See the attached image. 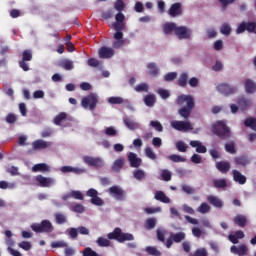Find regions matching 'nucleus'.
<instances>
[{"label":"nucleus","mask_w":256,"mask_h":256,"mask_svg":"<svg viewBox=\"0 0 256 256\" xmlns=\"http://www.w3.org/2000/svg\"><path fill=\"white\" fill-rule=\"evenodd\" d=\"M134 90L136 93H149V84L140 83L134 88Z\"/></svg>","instance_id":"4c0bfd02"},{"label":"nucleus","mask_w":256,"mask_h":256,"mask_svg":"<svg viewBox=\"0 0 256 256\" xmlns=\"http://www.w3.org/2000/svg\"><path fill=\"white\" fill-rule=\"evenodd\" d=\"M96 243H97L98 247H109L111 245V242L104 237H99L96 240Z\"/></svg>","instance_id":"49530a36"},{"label":"nucleus","mask_w":256,"mask_h":256,"mask_svg":"<svg viewBox=\"0 0 256 256\" xmlns=\"http://www.w3.org/2000/svg\"><path fill=\"white\" fill-rule=\"evenodd\" d=\"M245 127H249L252 131H256V118L249 117L244 120Z\"/></svg>","instance_id":"72a5a7b5"},{"label":"nucleus","mask_w":256,"mask_h":256,"mask_svg":"<svg viewBox=\"0 0 256 256\" xmlns=\"http://www.w3.org/2000/svg\"><path fill=\"white\" fill-rule=\"evenodd\" d=\"M113 29L116 31L114 39H123V29H125V22H114Z\"/></svg>","instance_id":"a211bd4d"},{"label":"nucleus","mask_w":256,"mask_h":256,"mask_svg":"<svg viewBox=\"0 0 256 256\" xmlns=\"http://www.w3.org/2000/svg\"><path fill=\"white\" fill-rule=\"evenodd\" d=\"M108 103L110 105H123V103H125V99H123V97L120 96H112L108 98Z\"/></svg>","instance_id":"473e14b6"},{"label":"nucleus","mask_w":256,"mask_h":256,"mask_svg":"<svg viewBox=\"0 0 256 256\" xmlns=\"http://www.w3.org/2000/svg\"><path fill=\"white\" fill-rule=\"evenodd\" d=\"M32 171L34 173H45V172H48L50 171V168H49V165L45 164V163H39V164H35L33 167H32Z\"/></svg>","instance_id":"5701e85b"},{"label":"nucleus","mask_w":256,"mask_h":256,"mask_svg":"<svg viewBox=\"0 0 256 256\" xmlns=\"http://www.w3.org/2000/svg\"><path fill=\"white\" fill-rule=\"evenodd\" d=\"M32 231L34 233H53L55 227L49 220H42L41 223H34L31 225Z\"/></svg>","instance_id":"20e7f679"},{"label":"nucleus","mask_w":256,"mask_h":256,"mask_svg":"<svg viewBox=\"0 0 256 256\" xmlns=\"http://www.w3.org/2000/svg\"><path fill=\"white\" fill-rule=\"evenodd\" d=\"M83 161L88 167H96V169L104 165L103 159L99 157L83 156Z\"/></svg>","instance_id":"1a4fd4ad"},{"label":"nucleus","mask_w":256,"mask_h":256,"mask_svg":"<svg viewBox=\"0 0 256 256\" xmlns=\"http://www.w3.org/2000/svg\"><path fill=\"white\" fill-rule=\"evenodd\" d=\"M213 185H214L215 189H226L227 179H225V178L216 179L213 181Z\"/></svg>","instance_id":"7c9ffc66"},{"label":"nucleus","mask_w":256,"mask_h":256,"mask_svg":"<svg viewBox=\"0 0 256 256\" xmlns=\"http://www.w3.org/2000/svg\"><path fill=\"white\" fill-rule=\"evenodd\" d=\"M123 165H125V158L120 157L116 159L112 165L113 171H121L123 169Z\"/></svg>","instance_id":"cd10ccee"},{"label":"nucleus","mask_w":256,"mask_h":256,"mask_svg":"<svg viewBox=\"0 0 256 256\" xmlns=\"http://www.w3.org/2000/svg\"><path fill=\"white\" fill-rule=\"evenodd\" d=\"M256 30V23L255 22H242L236 29L237 35H241V33H255Z\"/></svg>","instance_id":"6e6552de"},{"label":"nucleus","mask_w":256,"mask_h":256,"mask_svg":"<svg viewBox=\"0 0 256 256\" xmlns=\"http://www.w3.org/2000/svg\"><path fill=\"white\" fill-rule=\"evenodd\" d=\"M134 179H137V181H141L145 179V171L139 169L133 172Z\"/></svg>","instance_id":"603ef678"},{"label":"nucleus","mask_w":256,"mask_h":256,"mask_svg":"<svg viewBox=\"0 0 256 256\" xmlns=\"http://www.w3.org/2000/svg\"><path fill=\"white\" fill-rule=\"evenodd\" d=\"M187 147H188L187 144H185V142L183 141L176 142V149L180 153H187Z\"/></svg>","instance_id":"09e8293b"},{"label":"nucleus","mask_w":256,"mask_h":256,"mask_svg":"<svg viewBox=\"0 0 256 256\" xmlns=\"http://www.w3.org/2000/svg\"><path fill=\"white\" fill-rule=\"evenodd\" d=\"M217 91L221 93V95H225V97H229L230 95H234L237 91L235 86H231V84L221 83L217 86Z\"/></svg>","instance_id":"9d476101"},{"label":"nucleus","mask_w":256,"mask_h":256,"mask_svg":"<svg viewBox=\"0 0 256 256\" xmlns=\"http://www.w3.org/2000/svg\"><path fill=\"white\" fill-rule=\"evenodd\" d=\"M244 87L246 93L253 94L256 93V84L251 79H246L244 82Z\"/></svg>","instance_id":"4be33fe9"},{"label":"nucleus","mask_w":256,"mask_h":256,"mask_svg":"<svg viewBox=\"0 0 256 256\" xmlns=\"http://www.w3.org/2000/svg\"><path fill=\"white\" fill-rule=\"evenodd\" d=\"M252 104L251 99H247L244 96L239 97L237 100V105L240 111H247Z\"/></svg>","instance_id":"f3484780"},{"label":"nucleus","mask_w":256,"mask_h":256,"mask_svg":"<svg viewBox=\"0 0 256 256\" xmlns=\"http://www.w3.org/2000/svg\"><path fill=\"white\" fill-rule=\"evenodd\" d=\"M82 255L83 256H99V254H97V252H95V250L91 249L90 247H86L82 251Z\"/></svg>","instance_id":"13d9d810"},{"label":"nucleus","mask_w":256,"mask_h":256,"mask_svg":"<svg viewBox=\"0 0 256 256\" xmlns=\"http://www.w3.org/2000/svg\"><path fill=\"white\" fill-rule=\"evenodd\" d=\"M65 119H67V113L65 112H60L57 116H55L53 123L54 125H61V123H63V121H65Z\"/></svg>","instance_id":"e433bc0d"},{"label":"nucleus","mask_w":256,"mask_h":256,"mask_svg":"<svg viewBox=\"0 0 256 256\" xmlns=\"http://www.w3.org/2000/svg\"><path fill=\"white\" fill-rule=\"evenodd\" d=\"M6 123H9L10 125H15L17 123V115L13 113H9L5 118Z\"/></svg>","instance_id":"3c124183"},{"label":"nucleus","mask_w":256,"mask_h":256,"mask_svg":"<svg viewBox=\"0 0 256 256\" xmlns=\"http://www.w3.org/2000/svg\"><path fill=\"white\" fill-rule=\"evenodd\" d=\"M233 221L238 227H245L247 225V217L241 214L236 215Z\"/></svg>","instance_id":"a878e982"},{"label":"nucleus","mask_w":256,"mask_h":256,"mask_svg":"<svg viewBox=\"0 0 256 256\" xmlns=\"http://www.w3.org/2000/svg\"><path fill=\"white\" fill-rule=\"evenodd\" d=\"M215 167L220 171V173H223L224 175L229 173L231 170V164L227 161L216 162Z\"/></svg>","instance_id":"6ab92c4d"},{"label":"nucleus","mask_w":256,"mask_h":256,"mask_svg":"<svg viewBox=\"0 0 256 256\" xmlns=\"http://www.w3.org/2000/svg\"><path fill=\"white\" fill-rule=\"evenodd\" d=\"M6 171L13 177H15V175H19V168H17L16 166L8 167Z\"/></svg>","instance_id":"338daca9"},{"label":"nucleus","mask_w":256,"mask_h":256,"mask_svg":"<svg viewBox=\"0 0 256 256\" xmlns=\"http://www.w3.org/2000/svg\"><path fill=\"white\" fill-rule=\"evenodd\" d=\"M59 67H62V69H65L66 71H71L74 66L71 60H62L59 62Z\"/></svg>","instance_id":"ea45409f"},{"label":"nucleus","mask_w":256,"mask_h":256,"mask_svg":"<svg viewBox=\"0 0 256 256\" xmlns=\"http://www.w3.org/2000/svg\"><path fill=\"white\" fill-rule=\"evenodd\" d=\"M172 241L174 243H181V241H184L185 239V233L184 232H178L176 234L171 235Z\"/></svg>","instance_id":"37998d69"},{"label":"nucleus","mask_w":256,"mask_h":256,"mask_svg":"<svg viewBox=\"0 0 256 256\" xmlns=\"http://www.w3.org/2000/svg\"><path fill=\"white\" fill-rule=\"evenodd\" d=\"M232 175L233 181H235V183H239V185H245V183H247V177L241 174L239 170H232Z\"/></svg>","instance_id":"412c9836"},{"label":"nucleus","mask_w":256,"mask_h":256,"mask_svg":"<svg viewBox=\"0 0 256 256\" xmlns=\"http://www.w3.org/2000/svg\"><path fill=\"white\" fill-rule=\"evenodd\" d=\"M157 102V98H155L154 94H148L144 97V103L146 107H153Z\"/></svg>","instance_id":"c85d7f7f"},{"label":"nucleus","mask_w":256,"mask_h":256,"mask_svg":"<svg viewBox=\"0 0 256 256\" xmlns=\"http://www.w3.org/2000/svg\"><path fill=\"white\" fill-rule=\"evenodd\" d=\"M207 201L208 203H210V205H212L213 207H216L217 209L223 208V200L217 196L209 195L207 197Z\"/></svg>","instance_id":"aec40b11"},{"label":"nucleus","mask_w":256,"mask_h":256,"mask_svg":"<svg viewBox=\"0 0 256 256\" xmlns=\"http://www.w3.org/2000/svg\"><path fill=\"white\" fill-rule=\"evenodd\" d=\"M68 197H72L73 199H77L78 201H83V193H81V191L72 190L68 194Z\"/></svg>","instance_id":"de8ad7c7"},{"label":"nucleus","mask_w":256,"mask_h":256,"mask_svg":"<svg viewBox=\"0 0 256 256\" xmlns=\"http://www.w3.org/2000/svg\"><path fill=\"white\" fill-rule=\"evenodd\" d=\"M168 15H170V17H181V15H183L181 3L176 2L172 4L168 10Z\"/></svg>","instance_id":"f8f14e48"},{"label":"nucleus","mask_w":256,"mask_h":256,"mask_svg":"<svg viewBox=\"0 0 256 256\" xmlns=\"http://www.w3.org/2000/svg\"><path fill=\"white\" fill-rule=\"evenodd\" d=\"M231 30V25L224 23L220 28V33H222V35H231Z\"/></svg>","instance_id":"8fccbe9b"},{"label":"nucleus","mask_w":256,"mask_h":256,"mask_svg":"<svg viewBox=\"0 0 256 256\" xmlns=\"http://www.w3.org/2000/svg\"><path fill=\"white\" fill-rule=\"evenodd\" d=\"M99 103V98L94 93L89 94L82 98L81 105L84 109H90V111H95L97 104Z\"/></svg>","instance_id":"39448f33"},{"label":"nucleus","mask_w":256,"mask_h":256,"mask_svg":"<svg viewBox=\"0 0 256 256\" xmlns=\"http://www.w3.org/2000/svg\"><path fill=\"white\" fill-rule=\"evenodd\" d=\"M32 145L33 149H47L49 147V143L41 139L34 141Z\"/></svg>","instance_id":"c756f323"},{"label":"nucleus","mask_w":256,"mask_h":256,"mask_svg":"<svg viewBox=\"0 0 256 256\" xmlns=\"http://www.w3.org/2000/svg\"><path fill=\"white\" fill-rule=\"evenodd\" d=\"M176 103L180 106H183L186 103V106H183L178 110V115H180V117L187 121V119L191 117V113L195 108V100L189 95L182 94L178 96Z\"/></svg>","instance_id":"f257e3e1"},{"label":"nucleus","mask_w":256,"mask_h":256,"mask_svg":"<svg viewBox=\"0 0 256 256\" xmlns=\"http://www.w3.org/2000/svg\"><path fill=\"white\" fill-rule=\"evenodd\" d=\"M157 227V218H148L145 222V229L151 231V229H155Z\"/></svg>","instance_id":"c9c22d12"},{"label":"nucleus","mask_w":256,"mask_h":256,"mask_svg":"<svg viewBox=\"0 0 256 256\" xmlns=\"http://www.w3.org/2000/svg\"><path fill=\"white\" fill-rule=\"evenodd\" d=\"M107 238L110 240L117 241L118 243H125V241H133L135 237L131 233H123V230L121 228L117 227L113 230V232H110L107 234Z\"/></svg>","instance_id":"7ed1b4c3"},{"label":"nucleus","mask_w":256,"mask_h":256,"mask_svg":"<svg viewBox=\"0 0 256 256\" xmlns=\"http://www.w3.org/2000/svg\"><path fill=\"white\" fill-rule=\"evenodd\" d=\"M234 163L237 165V167H247V165H251V157L245 154L236 156L234 158Z\"/></svg>","instance_id":"ddd939ff"},{"label":"nucleus","mask_w":256,"mask_h":256,"mask_svg":"<svg viewBox=\"0 0 256 256\" xmlns=\"http://www.w3.org/2000/svg\"><path fill=\"white\" fill-rule=\"evenodd\" d=\"M151 127L155 128L158 133H163V125H161V122L159 121H151L150 122Z\"/></svg>","instance_id":"6e6d98bb"},{"label":"nucleus","mask_w":256,"mask_h":256,"mask_svg":"<svg viewBox=\"0 0 256 256\" xmlns=\"http://www.w3.org/2000/svg\"><path fill=\"white\" fill-rule=\"evenodd\" d=\"M33 60V53L31 50H24L22 53V61H32Z\"/></svg>","instance_id":"5fc2aeb1"},{"label":"nucleus","mask_w":256,"mask_h":256,"mask_svg":"<svg viewBox=\"0 0 256 256\" xmlns=\"http://www.w3.org/2000/svg\"><path fill=\"white\" fill-rule=\"evenodd\" d=\"M211 211V206L207 204L206 202H203L200 204V206L197 208V212L201 213L202 215H205Z\"/></svg>","instance_id":"58836bf2"},{"label":"nucleus","mask_w":256,"mask_h":256,"mask_svg":"<svg viewBox=\"0 0 256 256\" xmlns=\"http://www.w3.org/2000/svg\"><path fill=\"white\" fill-rule=\"evenodd\" d=\"M52 249H59L63 247H67V242L61 240V241H56L51 243Z\"/></svg>","instance_id":"4d7b16f0"},{"label":"nucleus","mask_w":256,"mask_h":256,"mask_svg":"<svg viewBox=\"0 0 256 256\" xmlns=\"http://www.w3.org/2000/svg\"><path fill=\"white\" fill-rule=\"evenodd\" d=\"M189 81V74L182 73L178 79V85L179 87H187V83Z\"/></svg>","instance_id":"f704fd0d"},{"label":"nucleus","mask_w":256,"mask_h":256,"mask_svg":"<svg viewBox=\"0 0 256 256\" xmlns=\"http://www.w3.org/2000/svg\"><path fill=\"white\" fill-rule=\"evenodd\" d=\"M156 235H157L158 241H161V243H165V230L158 228L156 230Z\"/></svg>","instance_id":"680f3d73"},{"label":"nucleus","mask_w":256,"mask_h":256,"mask_svg":"<svg viewBox=\"0 0 256 256\" xmlns=\"http://www.w3.org/2000/svg\"><path fill=\"white\" fill-rule=\"evenodd\" d=\"M177 79V72H169L164 76V81L171 82Z\"/></svg>","instance_id":"052dcab7"},{"label":"nucleus","mask_w":256,"mask_h":256,"mask_svg":"<svg viewBox=\"0 0 256 256\" xmlns=\"http://www.w3.org/2000/svg\"><path fill=\"white\" fill-rule=\"evenodd\" d=\"M36 181L38 182L39 187H53L55 185V179L51 177H45L43 175L36 176Z\"/></svg>","instance_id":"9b49d317"},{"label":"nucleus","mask_w":256,"mask_h":256,"mask_svg":"<svg viewBox=\"0 0 256 256\" xmlns=\"http://www.w3.org/2000/svg\"><path fill=\"white\" fill-rule=\"evenodd\" d=\"M18 247H20V249H24V251H30L32 245L31 242L22 241L18 244Z\"/></svg>","instance_id":"0e129e2a"},{"label":"nucleus","mask_w":256,"mask_h":256,"mask_svg":"<svg viewBox=\"0 0 256 256\" xmlns=\"http://www.w3.org/2000/svg\"><path fill=\"white\" fill-rule=\"evenodd\" d=\"M108 193L113 199H116V201H125V190L119 186H111L108 189Z\"/></svg>","instance_id":"0eeeda50"},{"label":"nucleus","mask_w":256,"mask_h":256,"mask_svg":"<svg viewBox=\"0 0 256 256\" xmlns=\"http://www.w3.org/2000/svg\"><path fill=\"white\" fill-rule=\"evenodd\" d=\"M147 69L148 75H151V77H157L159 75V68L155 62L148 63Z\"/></svg>","instance_id":"b1692460"},{"label":"nucleus","mask_w":256,"mask_h":256,"mask_svg":"<svg viewBox=\"0 0 256 256\" xmlns=\"http://www.w3.org/2000/svg\"><path fill=\"white\" fill-rule=\"evenodd\" d=\"M145 155H146V157H148V159H152L153 161H155V159H157V154H155V152L153 151V149L151 147H147L145 149Z\"/></svg>","instance_id":"864d4df0"},{"label":"nucleus","mask_w":256,"mask_h":256,"mask_svg":"<svg viewBox=\"0 0 256 256\" xmlns=\"http://www.w3.org/2000/svg\"><path fill=\"white\" fill-rule=\"evenodd\" d=\"M171 127L176 131H183L184 133H187V131H193V125H191V122L189 121L174 120L171 122Z\"/></svg>","instance_id":"423d86ee"},{"label":"nucleus","mask_w":256,"mask_h":256,"mask_svg":"<svg viewBox=\"0 0 256 256\" xmlns=\"http://www.w3.org/2000/svg\"><path fill=\"white\" fill-rule=\"evenodd\" d=\"M114 9H116V11H119V13H121V11L125 9V3L123 2V0H117L114 4Z\"/></svg>","instance_id":"e2e57ef3"},{"label":"nucleus","mask_w":256,"mask_h":256,"mask_svg":"<svg viewBox=\"0 0 256 256\" xmlns=\"http://www.w3.org/2000/svg\"><path fill=\"white\" fill-rule=\"evenodd\" d=\"M90 202L92 203V205H96L97 207H101L105 203L103 199H101L99 196L91 198Z\"/></svg>","instance_id":"bf43d9fd"},{"label":"nucleus","mask_w":256,"mask_h":256,"mask_svg":"<svg viewBox=\"0 0 256 256\" xmlns=\"http://www.w3.org/2000/svg\"><path fill=\"white\" fill-rule=\"evenodd\" d=\"M128 161L130 163V167H133L134 169H139L143 163V160L139 158L134 152H129Z\"/></svg>","instance_id":"4468645a"},{"label":"nucleus","mask_w":256,"mask_h":256,"mask_svg":"<svg viewBox=\"0 0 256 256\" xmlns=\"http://www.w3.org/2000/svg\"><path fill=\"white\" fill-rule=\"evenodd\" d=\"M177 29V24L173 23V22H168L166 24H164V27H163V31L165 33V35H171V33H175Z\"/></svg>","instance_id":"bb28decb"},{"label":"nucleus","mask_w":256,"mask_h":256,"mask_svg":"<svg viewBox=\"0 0 256 256\" xmlns=\"http://www.w3.org/2000/svg\"><path fill=\"white\" fill-rule=\"evenodd\" d=\"M225 151L230 153V155H235L237 150L235 149V142L231 141L225 144Z\"/></svg>","instance_id":"79ce46f5"},{"label":"nucleus","mask_w":256,"mask_h":256,"mask_svg":"<svg viewBox=\"0 0 256 256\" xmlns=\"http://www.w3.org/2000/svg\"><path fill=\"white\" fill-rule=\"evenodd\" d=\"M211 131L213 135L222 139V141H227V139H231V129L227 127V123L225 121L220 120L215 122L212 125Z\"/></svg>","instance_id":"f03ea898"},{"label":"nucleus","mask_w":256,"mask_h":256,"mask_svg":"<svg viewBox=\"0 0 256 256\" xmlns=\"http://www.w3.org/2000/svg\"><path fill=\"white\" fill-rule=\"evenodd\" d=\"M170 161H173V163H185L187 161L186 158L179 156L177 154H172L168 157Z\"/></svg>","instance_id":"c03bdc74"},{"label":"nucleus","mask_w":256,"mask_h":256,"mask_svg":"<svg viewBox=\"0 0 256 256\" xmlns=\"http://www.w3.org/2000/svg\"><path fill=\"white\" fill-rule=\"evenodd\" d=\"M190 256H207V250L205 248H199L194 254H190Z\"/></svg>","instance_id":"774afa93"},{"label":"nucleus","mask_w":256,"mask_h":256,"mask_svg":"<svg viewBox=\"0 0 256 256\" xmlns=\"http://www.w3.org/2000/svg\"><path fill=\"white\" fill-rule=\"evenodd\" d=\"M161 177L163 181H171L172 174L169 170H162Z\"/></svg>","instance_id":"69168bd1"},{"label":"nucleus","mask_w":256,"mask_h":256,"mask_svg":"<svg viewBox=\"0 0 256 256\" xmlns=\"http://www.w3.org/2000/svg\"><path fill=\"white\" fill-rule=\"evenodd\" d=\"M54 217L57 225H65V223L67 222V216H65V214L56 213Z\"/></svg>","instance_id":"a19ab883"},{"label":"nucleus","mask_w":256,"mask_h":256,"mask_svg":"<svg viewBox=\"0 0 256 256\" xmlns=\"http://www.w3.org/2000/svg\"><path fill=\"white\" fill-rule=\"evenodd\" d=\"M98 55L100 59H111L115 55V50L109 47H101L98 51Z\"/></svg>","instance_id":"dca6fc26"},{"label":"nucleus","mask_w":256,"mask_h":256,"mask_svg":"<svg viewBox=\"0 0 256 256\" xmlns=\"http://www.w3.org/2000/svg\"><path fill=\"white\" fill-rule=\"evenodd\" d=\"M154 199H156V201H160L161 203H171V199H169V197H167L163 191H157Z\"/></svg>","instance_id":"393cba45"},{"label":"nucleus","mask_w":256,"mask_h":256,"mask_svg":"<svg viewBox=\"0 0 256 256\" xmlns=\"http://www.w3.org/2000/svg\"><path fill=\"white\" fill-rule=\"evenodd\" d=\"M175 35L178 39H189L191 37V30L185 26H176Z\"/></svg>","instance_id":"2eb2a0df"},{"label":"nucleus","mask_w":256,"mask_h":256,"mask_svg":"<svg viewBox=\"0 0 256 256\" xmlns=\"http://www.w3.org/2000/svg\"><path fill=\"white\" fill-rule=\"evenodd\" d=\"M145 251L146 253H148V255L161 256V251H159L157 248L153 246L146 247Z\"/></svg>","instance_id":"a18cd8bd"},{"label":"nucleus","mask_w":256,"mask_h":256,"mask_svg":"<svg viewBox=\"0 0 256 256\" xmlns=\"http://www.w3.org/2000/svg\"><path fill=\"white\" fill-rule=\"evenodd\" d=\"M123 123L131 131H135V129H137V123H135V121H133L131 118H123Z\"/></svg>","instance_id":"2f4dec72"}]
</instances>
